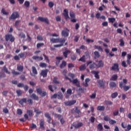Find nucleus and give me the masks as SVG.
<instances>
[{
  "label": "nucleus",
  "instance_id": "19",
  "mask_svg": "<svg viewBox=\"0 0 131 131\" xmlns=\"http://www.w3.org/2000/svg\"><path fill=\"white\" fill-rule=\"evenodd\" d=\"M91 81V79L90 78H88L85 79V83H82L83 86H84L85 88H88L89 86V82Z\"/></svg>",
  "mask_w": 131,
  "mask_h": 131
},
{
  "label": "nucleus",
  "instance_id": "26",
  "mask_svg": "<svg viewBox=\"0 0 131 131\" xmlns=\"http://www.w3.org/2000/svg\"><path fill=\"white\" fill-rule=\"evenodd\" d=\"M27 113L30 117H32V116H33V111L31 110H27Z\"/></svg>",
  "mask_w": 131,
  "mask_h": 131
},
{
  "label": "nucleus",
  "instance_id": "61",
  "mask_svg": "<svg viewBox=\"0 0 131 131\" xmlns=\"http://www.w3.org/2000/svg\"><path fill=\"white\" fill-rule=\"evenodd\" d=\"M67 94L70 95V96H71L72 95V90L69 89L67 90Z\"/></svg>",
  "mask_w": 131,
  "mask_h": 131
},
{
  "label": "nucleus",
  "instance_id": "21",
  "mask_svg": "<svg viewBox=\"0 0 131 131\" xmlns=\"http://www.w3.org/2000/svg\"><path fill=\"white\" fill-rule=\"evenodd\" d=\"M91 73L95 75V77H96L97 79H99V78H100V76H99V71H92Z\"/></svg>",
  "mask_w": 131,
  "mask_h": 131
},
{
  "label": "nucleus",
  "instance_id": "44",
  "mask_svg": "<svg viewBox=\"0 0 131 131\" xmlns=\"http://www.w3.org/2000/svg\"><path fill=\"white\" fill-rule=\"evenodd\" d=\"M17 114L18 115H22V114H23V111H22V110H21L20 108H17Z\"/></svg>",
  "mask_w": 131,
  "mask_h": 131
},
{
  "label": "nucleus",
  "instance_id": "11",
  "mask_svg": "<svg viewBox=\"0 0 131 131\" xmlns=\"http://www.w3.org/2000/svg\"><path fill=\"white\" fill-rule=\"evenodd\" d=\"M37 20L38 21H40L41 22H45V23H46V24H49L50 21H49V19H48V17H42L41 16H39L37 18Z\"/></svg>",
  "mask_w": 131,
  "mask_h": 131
},
{
  "label": "nucleus",
  "instance_id": "51",
  "mask_svg": "<svg viewBox=\"0 0 131 131\" xmlns=\"http://www.w3.org/2000/svg\"><path fill=\"white\" fill-rule=\"evenodd\" d=\"M19 36L21 38H25L26 37V36L25 35V34H24V33H22V32L19 33Z\"/></svg>",
  "mask_w": 131,
  "mask_h": 131
},
{
  "label": "nucleus",
  "instance_id": "63",
  "mask_svg": "<svg viewBox=\"0 0 131 131\" xmlns=\"http://www.w3.org/2000/svg\"><path fill=\"white\" fill-rule=\"evenodd\" d=\"M12 73L13 75H19V74H20V73L16 72V71H15V70H13L12 71Z\"/></svg>",
  "mask_w": 131,
  "mask_h": 131
},
{
  "label": "nucleus",
  "instance_id": "7",
  "mask_svg": "<svg viewBox=\"0 0 131 131\" xmlns=\"http://www.w3.org/2000/svg\"><path fill=\"white\" fill-rule=\"evenodd\" d=\"M36 92L37 94H39V95L41 96V97H46V96H47V92L45 91L42 92L41 88H37L36 89Z\"/></svg>",
  "mask_w": 131,
  "mask_h": 131
},
{
  "label": "nucleus",
  "instance_id": "55",
  "mask_svg": "<svg viewBox=\"0 0 131 131\" xmlns=\"http://www.w3.org/2000/svg\"><path fill=\"white\" fill-rule=\"evenodd\" d=\"M20 22H21L20 20H16L15 21L14 26L16 27V28H18V27L19 26V24Z\"/></svg>",
  "mask_w": 131,
  "mask_h": 131
},
{
  "label": "nucleus",
  "instance_id": "17",
  "mask_svg": "<svg viewBox=\"0 0 131 131\" xmlns=\"http://www.w3.org/2000/svg\"><path fill=\"white\" fill-rule=\"evenodd\" d=\"M124 123L122 122L121 123V126L123 128H126L127 127V130L129 131L131 129V125L128 124L127 126H126V124L124 125Z\"/></svg>",
  "mask_w": 131,
  "mask_h": 131
},
{
  "label": "nucleus",
  "instance_id": "4",
  "mask_svg": "<svg viewBox=\"0 0 131 131\" xmlns=\"http://www.w3.org/2000/svg\"><path fill=\"white\" fill-rule=\"evenodd\" d=\"M70 16L71 18V22H72L73 23H76L77 19L75 18V13L73 11H70Z\"/></svg>",
  "mask_w": 131,
  "mask_h": 131
},
{
  "label": "nucleus",
  "instance_id": "56",
  "mask_svg": "<svg viewBox=\"0 0 131 131\" xmlns=\"http://www.w3.org/2000/svg\"><path fill=\"white\" fill-rule=\"evenodd\" d=\"M27 102H28L29 105H32V104H33V100H32L31 99H28L27 100Z\"/></svg>",
  "mask_w": 131,
  "mask_h": 131
},
{
  "label": "nucleus",
  "instance_id": "14",
  "mask_svg": "<svg viewBox=\"0 0 131 131\" xmlns=\"http://www.w3.org/2000/svg\"><path fill=\"white\" fill-rule=\"evenodd\" d=\"M71 82H72L73 84H75L78 88L80 87V84L79 83V81H78L77 79H75L73 80L72 81H71Z\"/></svg>",
  "mask_w": 131,
  "mask_h": 131
},
{
  "label": "nucleus",
  "instance_id": "16",
  "mask_svg": "<svg viewBox=\"0 0 131 131\" xmlns=\"http://www.w3.org/2000/svg\"><path fill=\"white\" fill-rule=\"evenodd\" d=\"M48 70H42L40 73V75L43 77H47L48 76Z\"/></svg>",
  "mask_w": 131,
  "mask_h": 131
},
{
  "label": "nucleus",
  "instance_id": "48",
  "mask_svg": "<svg viewBox=\"0 0 131 131\" xmlns=\"http://www.w3.org/2000/svg\"><path fill=\"white\" fill-rule=\"evenodd\" d=\"M43 56L45 58V60H46L47 63H50V59H49V57L47 56L45 54H43Z\"/></svg>",
  "mask_w": 131,
  "mask_h": 131
},
{
  "label": "nucleus",
  "instance_id": "34",
  "mask_svg": "<svg viewBox=\"0 0 131 131\" xmlns=\"http://www.w3.org/2000/svg\"><path fill=\"white\" fill-rule=\"evenodd\" d=\"M94 48L96 50H98V51H99V52H103V48H102V47H101V46L95 45Z\"/></svg>",
  "mask_w": 131,
  "mask_h": 131
},
{
  "label": "nucleus",
  "instance_id": "52",
  "mask_svg": "<svg viewBox=\"0 0 131 131\" xmlns=\"http://www.w3.org/2000/svg\"><path fill=\"white\" fill-rule=\"evenodd\" d=\"M109 123L111 125H113V124H115V123H116V121L111 119L109 121Z\"/></svg>",
  "mask_w": 131,
  "mask_h": 131
},
{
  "label": "nucleus",
  "instance_id": "28",
  "mask_svg": "<svg viewBox=\"0 0 131 131\" xmlns=\"http://www.w3.org/2000/svg\"><path fill=\"white\" fill-rule=\"evenodd\" d=\"M31 98H32L33 100H35L36 101H38V96H37L35 94L33 93L31 96Z\"/></svg>",
  "mask_w": 131,
  "mask_h": 131
},
{
  "label": "nucleus",
  "instance_id": "35",
  "mask_svg": "<svg viewBox=\"0 0 131 131\" xmlns=\"http://www.w3.org/2000/svg\"><path fill=\"white\" fill-rule=\"evenodd\" d=\"M32 72L34 75H37V70H36V68L35 67H32Z\"/></svg>",
  "mask_w": 131,
  "mask_h": 131
},
{
  "label": "nucleus",
  "instance_id": "29",
  "mask_svg": "<svg viewBox=\"0 0 131 131\" xmlns=\"http://www.w3.org/2000/svg\"><path fill=\"white\" fill-rule=\"evenodd\" d=\"M54 117L55 118H58V120H61V118H63V116L60 114H54Z\"/></svg>",
  "mask_w": 131,
  "mask_h": 131
},
{
  "label": "nucleus",
  "instance_id": "60",
  "mask_svg": "<svg viewBox=\"0 0 131 131\" xmlns=\"http://www.w3.org/2000/svg\"><path fill=\"white\" fill-rule=\"evenodd\" d=\"M16 94H17V96L18 97L20 96H22V91H21V90H16Z\"/></svg>",
  "mask_w": 131,
  "mask_h": 131
},
{
  "label": "nucleus",
  "instance_id": "40",
  "mask_svg": "<svg viewBox=\"0 0 131 131\" xmlns=\"http://www.w3.org/2000/svg\"><path fill=\"white\" fill-rule=\"evenodd\" d=\"M2 70L3 71H5V72H6V73H7V74H10V72H9V70H8V68H7V67H6V66H4L3 67Z\"/></svg>",
  "mask_w": 131,
  "mask_h": 131
},
{
  "label": "nucleus",
  "instance_id": "30",
  "mask_svg": "<svg viewBox=\"0 0 131 131\" xmlns=\"http://www.w3.org/2000/svg\"><path fill=\"white\" fill-rule=\"evenodd\" d=\"M117 78H118V76L117 75V74H115L112 76V77L110 79V80H113L115 81L116 80H117Z\"/></svg>",
  "mask_w": 131,
  "mask_h": 131
},
{
  "label": "nucleus",
  "instance_id": "18",
  "mask_svg": "<svg viewBox=\"0 0 131 131\" xmlns=\"http://www.w3.org/2000/svg\"><path fill=\"white\" fill-rule=\"evenodd\" d=\"M97 83H98V85L100 88H103V89L105 88V82L103 80H99L97 81Z\"/></svg>",
  "mask_w": 131,
  "mask_h": 131
},
{
  "label": "nucleus",
  "instance_id": "10",
  "mask_svg": "<svg viewBox=\"0 0 131 131\" xmlns=\"http://www.w3.org/2000/svg\"><path fill=\"white\" fill-rule=\"evenodd\" d=\"M111 70L113 71H119V64L118 63H115L111 67Z\"/></svg>",
  "mask_w": 131,
  "mask_h": 131
},
{
  "label": "nucleus",
  "instance_id": "58",
  "mask_svg": "<svg viewBox=\"0 0 131 131\" xmlns=\"http://www.w3.org/2000/svg\"><path fill=\"white\" fill-rule=\"evenodd\" d=\"M89 120L92 123H94V122H95V120H96V118L94 117H91Z\"/></svg>",
  "mask_w": 131,
  "mask_h": 131
},
{
  "label": "nucleus",
  "instance_id": "49",
  "mask_svg": "<svg viewBox=\"0 0 131 131\" xmlns=\"http://www.w3.org/2000/svg\"><path fill=\"white\" fill-rule=\"evenodd\" d=\"M79 61H81V62H85V55H83L79 59Z\"/></svg>",
  "mask_w": 131,
  "mask_h": 131
},
{
  "label": "nucleus",
  "instance_id": "50",
  "mask_svg": "<svg viewBox=\"0 0 131 131\" xmlns=\"http://www.w3.org/2000/svg\"><path fill=\"white\" fill-rule=\"evenodd\" d=\"M90 97L91 99H96V97H97V94L96 92H94Z\"/></svg>",
  "mask_w": 131,
  "mask_h": 131
},
{
  "label": "nucleus",
  "instance_id": "27",
  "mask_svg": "<svg viewBox=\"0 0 131 131\" xmlns=\"http://www.w3.org/2000/svg\"><path fill=\"white\" fill-rule=\"evenodd\" d=\"M83 125V124L82 122H79L77 124L74 125V126L75 128H79V127H81Z\"/></svg>",
  "mask_w": 131,
  "mask_h": 131
},
{
  "label": "nucleus",
  "instance_id": "2",
  "mask_svg": "<svg viewBox=\"0 0 131 131\" xmlns=\"http://www.w3.org/2000/svg\"><path fill=\"white\" fill-rule=\"evenodd\" d=\"M87 66H89L90 69H95L97 68V64L92 60H89L86 62Z\"/></svg>",
  "mask_w": 131,
  "mask_h": 131
},
{
  "label": "nucleus",
  "instance_id": "1",
  "mask_svg": "<svg viewBox=\"0 0 131 131\" xmlns=\"http://www.w3.org/2000/svg\"><path fill=\"white\" fill-rule=\"evenodd\" d=\"M71 113H72V114H75V113H76V114H78V115L75 116V118H79V117H80V114L81 113V112L80 111V110L78 108V107H76L75 108H73L71 110Z\"/></svg>",
  "mask_w": 131,
  "mask_h": 131
},
{
  "label": "nucleus",
  "instance_id": "38",
  "mask_svg": "<svg viewBox=\"0 0 131 131\" xmlns=\"http://www.w3.org/2000/svg\"><path fill=\"white\" fill-rule=\"evenodd\" d=\"M98 111H104L105 110V106H98L97 107Z\"/></svg>",
  "mask_w": 131,
  "mask_h": 131
},
{
  "label": "nucleus",
  "instance_id": "3",
  "mask_svg": "<svg viewBox=\"0 0 131 131\" xmlns=\"http://www.w3.org/2000/svg\"><path fill=\"white\" fill-rule=\"evenodd\" d=\"M5 40L6 41H10L11 42H14L15 41V37L12 34H7L5 35Z\"/></svg>",
  "mask_w": 131,
  "mask_h": 131
},
{
  "label": "nucleus",
  "instance_id": "6",
  "mask_svg": "<svg viewBox=\"0 0 131 131\" xmlns=\"http://www.w3.org/2000/svg\"><path fill=\"white\" fill-rule=\"evenodd\" d=\"M20 17V15L18 12H13L10 17H9V20H15V19H17V18H19Z\"/></svg>",
  "mask_w": 131,
  "mask_h": 131
},
{
  "label": "nucleus",
  "instance_id": "57",
  "mask_svg": "<svg viewBox=\"0 0 131 131\" xmlns=\"http://www.w3.org/2000/svg\"><path fill=\"white\" fill-rule=\"evenodd\" d=\"M57 79V77H54L53 78V82H54V83H56V84H58L60 83V82L59 81H58V80Z\"/></svg>",
  "mask_w": 131,
  "mask_h": 131
},
{
  "label": "nucleus",
  "instance_id": "33",
  "mask_svg": "<svg viewBox=\"0 0 131 131\" xmlns=\"http://www.w3.org/2000/svg\"><path fill=\"white\" fill-rule=\"evenodd\" d=\"M23 69H24V67H23V66L17 65V70L20 71V72H22L23 71Z\"/></svg>",
  "mask_w": 131,
  "mask_h": 131
},
{
  "label": "nucleus",
  "instance_id": "59",
  "mask_svg": "<svg viewBox=\"0 0 131 131\" xmlns=\"http://www.w3.org/2000/svg\"><path fill=\"white\" fill-rule=\"evenodd\" d=\"M104 120L105 121H110V120L111 119L108 116H104L103 118Z\"/></svg>",
  "mask_w": 131,
  "mask_h": 131
},
{
  "label": "nucleus",
  "instance_id": "46",
  "mask_svg": "<svg viewBox=\"0 0 131 131\" xmlns=\"http://www.w3.org/2000/svg\"><path fill=\"white\" fill-rule=\"evenodd\" d=\"M110 85L111 88H116V83L114 82H110Z\"/></svg>",
  "mask_w": 131,
  "mask_h": 131
},
{
  "label": "nucleus",
  "instance_id": "5",
  "mask_svg": "<svg viewBox=\"0 0 131 131\" xmlns=\"http://www.w3.org/2000/svg\"><path fill=\"white\" fill-rule=\"evenodd\" d=\"M69 32H70V30L68 28H65L61 31V36H63V37H68L69 36Z\"/></svg>",
  "mask_w": 131,
  "mask_h": 131
},
{
  "label": "nucleus",
  "instance_id": "20",
  "mask_svg": "<svg viewBox=\"0 0 131 131\" xmlns=\"http://www.w3.org/2000/svg\"><path fill=\"white\" fill-rule=\"evenodd\" d=\"M39 125H40V128H41V129L42 130L45 129L46 127H45V121L41 119L40 120Z\"/></svg>",
  "mask_w": 131,
  "mask_h": 131
},
{
  "label": "nucleus",
  "instance_id": "12",
  "mask_svg": "<svg viewBox=\"0 0 131 131\" xmlns=\"http://www.w3.org/2000/svg\"><path fill=\"white\" fill-rule=\"evenodd\" d=\"M75 103H76V100H73L64 102V105L65 106H72V105H74Z\"/></svg>",
  "mask_w": 131,
  "mask_h": 131
},
{
  "label": "nucleus",
  "instance_id": "23",
  "mask_svg": "<svg viewBox=\"0 0 131 131\" xmlns=\"http://www.w3.org/2000/svg\"><path fill=\"white\" fill-rule=\"evenodd\" d=\"M97 68H100V67H104V62L103 60H99L98 64H96Z\"/></svg>",
  "mask_w": 131,
  "mask_h": 131
},
{
  "label": "nucleus",
  "instance_id": "13",
  "mask_svg": "<svg viewBox=\"0 0 131 131\" xmlns=\"http://www.w3.org/2000/svg\"><path fill=\"white\" fill-rule=\"evenodd\" d=\"M45 116L46 117V118H47V121L48 123L51 124V121H52V118L51 117L50 114L49 113H46L45 114Z\"/></svg>",
  "mask_w": 131,
  "mask_h": 131
},
{
  "label": "nucleus",
  "instance_id": "9",
  "mask_svg": "<svg viewBox=\"0 0 131 131\" xmlns=\"http://www.w3.org/2000/svg\"><path fill=\"white\" fill-rule=\"evenodd\" d=\"M62 15L64 16L65 20H67L68 19H70V17H69V14L68 13V9H64Z\"/></svg>",
  "mask_w": 131,
  "mask_h": 131
},
{
  "label": "nucleus",
  "instance_id": "15",
  "mask_svg": "<svg viewBox=\"0 0 131 131\" xmlns=\"http://www.w3.org/2000/svg\"><path fill=\"white\" fill-rule=\"evenodd\" d=\"M18 103L19 104H20V105H21V106H23V105H24V103H27V98H24L23 99H21L20 100H19Z\"/></svg>",
  "mask_w": 131,
  "mask_h": 131
},
{
  "label": "nucleus",
  "instance_id": "43",
  "mask_svg": "<svg viewBox=\"0 0 131 131\" xmlns=\"http://www.w3.org/2000/svg\"><path fill=\"white\" fill-rule=\"evenodd\" d=\"M117 96H118V93L117 92H115L113 94H112L111 95V97L112 99H115V98H116V97H117Z\"/></svg>",
  "mask_w": 131,
  "mask_h": 131
},
{
  "label": "nucleus",
  "instance_id": "54",
  "mask_svg": "<svg viewBox=\"0 0 131 131\" xmlns=\"http://www.w3.org/2000/svg\"><path fill=\"white\" fill-rule=\"evenodd\" d=\"M45 43H38L37 44V49H39V48H41V47H43Z\"/></svg>",
  "mask_w": 131,
  "mask_h": 131
},
{
  "label": "nucleus",
  "instance_id": "39",
  "mask_svg": "<svg viewBox=\"0 0 131 131\" xmlns=\"http://www.w3.org/2000/svg\"><path fill=\"white\" fill-rule=\"evenodd\" d=\"M57 99H59V100H62L63 99V94L61 93H58L57 94Z\"/></svg>",
  "mask_w": 131,
  "mask_h": 131
},
{
  "label": "nucleus",
  "instance_id": "45",
  "mask_svg": "<svg viewBox=\"0 0 131 131\" xmlns=\"http://www.w3.org/2000/svg\"><path fill=\"white\" fill-rule=\"evenodd\" d=\"M1 13H2L3 15H9V13L6 12V11L5 10L4 8H2Z\"/></svg>",
  "mask_w": 131,
  "mask_h": 131
},
{
  "label": "nucleus",
  "instance_id": "62",
  "mask_svg": "<svg viewBox=\"0 0 131 131\" xmlns=\"http://www.w3.org/2000/svg\"><path fill=\"white\" fill-rule=\"evenodd\" d=\"M71 60H72V61H75L76 60V55L75 54L72 55Z\"/></svg>",
  "mask_w": 131,
  "mask_h": 131
},
{
  "label": "nucleus",
  "instance_id": "53",
  "mask_svg": "<svg viewBox=\"0 0 131 131\" xmlns=\"http://www.w3.org/2000/svg\"><path fill=\"white\" fill-rule=\"evenodd\" d=\"M25 7H26V8H29L30 6V3L29 2V1H26L25 2L24 4Z\"/></svg>",
  "mask_w": 131,
  "mask_h": 131
},
{
  "label": "nucleus",
  "instance_id": "37",
  "mask_svg": "<svg viewBox=\"0 0 131 131\" xmlns=\"http://www.w3.org/2000/svg\"><path fill=\"white\" fill-rule=\"evenodd\" d=\"M47 63L45 62H40L39 64V66L42 68H47Z\"/></svg>",
  "mask_w": 131,
  "mask_h": 131
},
{
  "label": "nucleus",
  "instance_id": "42",
  "mask_svg": "<svg viewBox=\"0 0 131 131\" xmlns=\"http://www.w3.org/2000/svg\"><path fill=\"white\" fill-rule=\"evenodd\" d=\"M116 21V19L114 17L108 18V22L109 23H114Z\"/></svg>",
  "mask_w": 131,
  "mask_h": 131
},
{
  "label": "nucleus",
  "instance_id": "36",
  "mask_svg": "<svg viewBox=\"0 0 131 131\" xmlns=\"http://www.w3.org/2000/svg\"><path fill=\"white\" fill-rule=\"evenodd\" d=\"M97 129L99 131H102V130L103 129V125L102 124V123H99L98 124Z\"/></svg>",
  "mask_w": 131,
  "mask_h": 131
},
{
  "label": "nucleus",
  "instance_id": "8",
  "mask_svg": "<svg viewBox=\"0 0 131 131\" xmlns=\"http://www.w3.org/2000/svg\"><path fill=\"white\" fill-rule=\"evenodd\" d=\"M119 88L120 89L123 88V90L125 91V92H127L129 89H130V86L128 85H124L123 86V82H120L119 83Z\"/></svg>",
  "mask_w": 131,
  "mask_h": 131
},
{
  "label": "nucleus",
  "instance_id": "41",
  "mask_svg": "<svg viewBox=\"0 0 131 131\" xmlns=\"http://www.w3.org/2000/svg\"><path fill=\"white\" fill-rule=\"evenodd\" d=\"M34 112H35L36 115H39V114H41L42 112L41 111H39V109L35 108Z\"/></svg>",
  "mask_w": 131,
  "mask_h": 131
},
{
  "label": "nucleus",
  "instance_id": "47",
  "mask_svg": "<svg viewBox=\"0 0 131 131\" xmlns=\"http://www.w3.org/2000/svg\"><path fill=\"white\" fill-rule=\"evenodd\" d=\"M85 68H86V67H85V64H82V65H81V66L79 67V70H80V71H82L84 70L85 69Z\"/></svg>",
  "mask_w": 131,
  "mask_h": 131
},
{
  "label": "nucleus",
  "instance_id": "24",
  "mask_svg": "<svg viewBox=\"0 0 131 131\" xmlns=\"http://www.w3.org/2000/svg\"><path fill=\"white\" fill-rule=\"evenodd\" d=\"M66 41V39L65 38H59L58 42H59L60 45H62V47L63 46H64V43H65Z\"/></svg>",
  "mask_w": 131,
  "mask_h": 131
},
{
  "label": "nucleus",
  "instance_id": "22",
  "mask_svg": "<svg viewBox=\"0 0 131 131\" xmlns=\"http://www.w3.org/2000/svg\"><path fill=\"white\" fill-rule=\"evenodd\" d=\"M56 61L55 62V64L56 66H59V64H60V62H61V60H63V57H56Z\"/></svg>",
  "mask_w": 131,
  "mask_h": 131
},
{
  "label": "nucleus",
  "instance_id": "32",
  "mask_svg": "<svg viewBox=\"0 0 131 131\" xmlns=\"http://www.w3.org/2000/svg\"><path fill=\"white\" fill-rule=\"evenodd\" d=\"M67 64V63H66V61H65L64 60L62 61V62L59 66L60 68H61V69L64 68V67H66Z\"/></svg>",
  "mask_w": 131,
  "mask_h": 131
},
{
  "label": "nucleus",
  "instance_id": "25",
  "mask_svg": "<svg viewBox=\"0 0 131 131\" xmlns=\"http://www.w3.org/2000/svg\"><path fill=\"white\" fill-rule=\"evenodd\" d=\"M71 53V51L70 50H65V52L63 53V55L65 58H67L68 57V54H70Z\"/></svg>",
  "mask_w": 131,
  "mask_h": 131
},
{
  "label": "nucleus",
  "instance_id": "64",
  "mask_svg": "<svg viewBox=\"0 0 131 131\" xmlns=\"http://www.w3.org/2000/svg\"><path fill=\"white\" fill-rule=\"evenodd\" d=\"M48 6L49 8H53V7H54V3H53L52 2H49Z\"/></svg>",
  "mask_w": 131,
  "mask_h": 131
},
{
  "label": "nucleus",
  "instance_id": "31",
  "mask_svg": "<svg viewBox=\"0 0 131 131\" xmlns=\"http://www.w3.org/2000/svg\"><path fill=\"white\" fill-rule=\"evenodd\" d=\"M50 41L53 43H58L59 42V38H51Z\"/></svg>",
  "mask_w": 131,
  "mask_h": 131
}]
</instances>
